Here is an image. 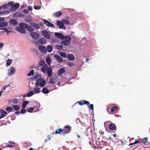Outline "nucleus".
Masks as SVG:
<instances>
[{
    "label": "nucleus",
    "mask_w": 150,
    "mask_h": 150,
    "mask_svg": "<svg viewBox=\"0 0 150 150\" xmlns=\"http://www.w3.org/2000/svg\"><path fill=\"white\" fill-rule=\"evenodd\" d=\"M42 36L47 39H49L50 38V35L49 33L46 30H43L42 31Z\"/></svg>",
    "instance_id": "9"
},
{
    "label": "nucleus",
    "mask_w": 150,
    "mask_h": 150,
    "mask_svg": "<svg viewBox=\"0 0 150 150\" xmlns=\"http://www.w3.org/2000/svg\"><path fill=\"white\" fill-rule=\"evenodd\" d=\"M100 138H98L96 140V144L98 146L100 147V148H101L105 146H107L108 145V144L106 141H100Z\"/></svg>",
    "instance_id": "4"
},
{
    "label": "nucleus",
    "mask_w": 150,
    "mask_h": 150,
    "mask_svg": "<svg viewBox=\"0 0 150 150\" xmlns=\"http://www.w3.org/2000/svg\"><path fill=\"white\" fill-rule=\"evenodd\" d=\"M39 41L40 42L43 44H45L46 42L45 39L43 38H40Z\"/></svg>",
    "instance_id": "26"
},
{
    "label": "nucleus",
    "mask_w": 150,
    "mask_h": 150,
    "mask_svg": "<svg viewBox=\"0 0 150 150\" xmlns=\"http://www.w3.org/2000/svg\"><path fill=\"white\" fill-rule=\"evenodd\" d=\"M20 4L18 3H16L13 6V8L11 9V11H13L14 9L15 11L18 9L20 7Z\"/></svg>",
    "instance_id": "18"
},
{
    "label": "nucleus",
    "mask_w": 150,
    "mask_h": 150,
    "mask_svg": "<svg viewBox=\"0 0 150 150\" xmlns=\"http://www.w3.org/2000/svg\"><path fill=\"white\" fill-rule=\"evenodd\" d=\"M112 104L110 105L107 108V110L109 114H113L116 111H118V108L115 106H112Z\"/></svg>",
    "instance_id": "5"
},
{
    "label": "nucleus",
    "mask_w": 150,
    "mask_h": 150,
    "mask_svg": "<svg viewBox=\"0 0 150 150\" xmlns=\"http://www.w3.org/2000/svg\"><path fill=\"white\" fill-rule=\"evenodd\" d=\"M45 83V81L42 78H40L38 79L35 84V86L38 87L40 86L41 87H43Z\"/></svg>",
    "instance_id": "7"
},
{
    "label": "nucleus",
    "mask_w": 150,
    "mask_h": 150,
    "mask_svg": "<svg viewBox=\"0 0 150 150\" xmlns=\"http://www.w3.org/2000/svg\"><path fill=\"white\" fill-rule=\"evenodd\" d=\"M0 112L1 113L0 115V119L5 117L7 114V112L3 110H0Z\"/></svg>",
    "instance_id": "12"
},
{
    "label": "nucleus",
    "mask_w": 150,
    "mask_h": 150,
    "mask_svg": "<svg viewBox=\"0 0 150 150\" xmlns=\"http://www.w3.org/2000/svg\"><path fill=\"white\" fill-rule=\"evenodd\" d=\"M89 105H90V106H89V107L90 109L91 110H93V105L92 104H89Z\"/></svg>",
    "instance_id": "53"
},
{
    "label": "nucleus",
    "mask_w": 150,
    "mask_h": 150,
    "mask_svg": "<svg viewBox=\"0 0 150 150\" xmlns=\"http://www.w3.org/2000/svg\"><path fill=\"white\" fill-rule=\"evenodd\" d=\"M4 20V18L0 17V22L3 21Z\"/></svg>",
    "instance_id": "62"
},
{
    "label": "nucleus",
    "mask_w": 150,
    "mask_h": 150,
    "mask_svg": "<svg viewBox=\"0 0 150 150\" xmlns=\"http://www.w3.org/2000/svg\"><path fill=\"white\" fill-rule=\"evenodd\" d=\"M41 8V7L39 6H36L34 7V8L36 10H39Z\"/></svg>",
    "instance_id": "51"
},
{
    "label": "nucleus",
    "mask_w": 150,
    "mask_h": 150,
    "mask_svg": "<svg viewBox=\"0 0 150 150\" xmlns=\"http://www.w3.org/2000/svg\"><path fill=\"white\" fill-rule=\"evenodd\" d=\"M26 112V110L25 108H23V109L21 110V114H24Z\"/></svg>",
    "instance_id": "49"
},
{
    "label": "nucleus",
    "mask_w": 150,
    "mask_h": 150,
    "mask_svg": "<svg viewBox=\"0 0 150 150\" xmlns=\"http://www.w3.org/2000/svg\"><path fill=\"white\" fill-rule=\"evenodd\" d=\"M49 83H54L55 82L54 81V79L52 78H51L49 80Z\"/></svg>",
    "instance_id": "47"
},
{
    "label": "nucleus",
    "mask_w": 150,
    "mask_h": 150,
    "mask_svg": "<svg viewBox=\"0 0 150 150\" xmlns=\"http://www.w3.org/2000/svg\"><path fill=\"white\" fill-rule=\"evenodd\" d=\"M13 147V146L12 145H9V144H7L6 145V147H10V148H11Z\"/></svg>",
    "instance_id": "59"
},
{
    "label": "nucleus",
    "mask_w": 150,
    "mask_h": 150,
    "mask_svg": "<svg viewBox=\"0 0 150 150\" xmlns=\"http://www.w3.org/2000/svg\"><path fill=\"white\" fill-rule=\"evenodd\" d=\"M6 125V123L4 120H2L0 121V126Z\"/></svg>",
    "instance_id": "46"
},
{
    "label": "nucleus",
    "mask_w": 150,
    "mask_h": 150,
    "mask_svg": "<svg viewBox=\"0 0 150 150\" xmlns=\"http://www.w3.org/2000/svg\"><path fill=\"white\" fill-rule=\"evenodd\" d=\"M30 35L33 38L35 39H38L39 38V34L35 32H31L30 33Z\"/></svg>",
    "instance_id": "11"
},
{
    "label": "nucleus",
    "mask_w": 150,
    "mask_h": 150,
    "mask_svg": "<svg viewBox=\"0 0 150 150\" xmlns=\"http://www.w3.org/2000/svg\"><path fill=\"white\" fill-rule=\"evenodd\" d=\"M29 103V101L27 100L23 102L22 105V108H25L26 105Z\"/></svg>",
    "instance_id": "36"
},
{
    "label": "nucleus",
    "mask_w": 150,
    "mask_h": 150,
    "mask_svg": "<svg viewBox=\"0 0 150 150\" xmlns=\"http://www.w3.org/2000/svg\"><path fill=\"white\" fill-rule=\"evenodd\" d=\"M143 139H141V138H140L139 139H138V141H136L134 142V144H140L141 143H142L143 144L142 141L143 140Z\"/></svg>",
    "instance_id": "32"
},
{
    "label": "nucleus",
    "mask_w": 150,
    "mask_h": 150,
    "mask_svg": "<svg viewBox=\"0 0 150 150\" xmlns=\"http://www.w3.org/2000/svg\"><path fill=\"white\" fill-rule=\"evenodd\" d=\"M4 44L2 42H0V49L2 48L4 46Z\"/></svg>",
    "instance_id": "58"
},
{
    "label": "nucleus",
    "mask_w": 150,
    "mask_h": 150,
    "mask_svg": "<svg viewBox=\"0 0 150 150\" xmlns=\"http://www.w3.org/2000/svg\"><path fill=\"white\" fill-rule=\"evenodd\" d=\"M42 92L45 94H47L49 93V91L47 87H45L42 89Z\"/></svg>",
    "instance_id": "23"
},
{
    "label": "nucleus",
    "mask_w": 150,
    "mask_h": 150,
    "mask_svg": "<svg viewBox=\"0 0 150 150\" xmlns=\"http://www.w3.org/2000/svg\"><path fill=\"white\" fill-rule=\"evenodd\" d=\"M65 69L64 68H62L60 69L58 72V75H61L63 73L65 72Z\"/></svg>",
    "instance_id": "27"
},
{
    "label": "nucleus",
    "mask_w": 150,
    "mask_h": 150,
    "mask_svg": "<svg viewBox=\"0 0 150 150\" xmlns=\"http://www.w3.org/2000/svg\"><path fill=\"white\" fill-rule=\"evenodd\" d=\"M12 102L14 104H16L18 102V100L17 99H14L13 100Z\"/></svg>",
    "instance_id": "55"
},
{
    "label": "nucleus",
    "mask_w": 150,
    "mask_h": 150,
    "mask_svg": "<svg viewBox=\"0 0 150 150\" xmlns=\"http://www.w3.org/2000/svg\"><path fill=\"white\" fill-rule=\"evenodd\" d=\"M62 14V13L60 11L56 12L54 14V16L56 17H59L61 16Z\"/></svg>",
    "instance_id": "29"
},
{
    "label": "nucleus",
    "mask_w": 150,
    "mask_h": 150,
    "mask_svg": "<svg viewBox=\"0 0 150 150\" xmlns=\"http://www.w3.org/2000/svg\"><path fill=\"white\" fill-rule=\"evenodd\" d=\"M71 128L69 125H67L64 127V128L62 129L59 128L56 130V134H59L60 135H65L66 134L69 133L71 130Z\"/></svg>",
    "instance_id": "2"
},
{
    "label": "nucleus",
    "mask_w": 150,
    "mask_h": 150,
    "mask_svg": "<svg viewBox=\"0 0 150 150\" xmlns=\"http://www.w3.org/2000/svg\"><path fill=\"white\" fill-rule=\"evenodd\" d=\"M1 13L2 15L4 14H6L8 13H10V11H1Z\"/></svg>",
    "instance_id": "48"
},
{
    "label": "nucleus",
    "mask_w": 150,
    "mask_h": 150,
    "mask_svg": "<svg viewBox=\"0 0 150 150\" xmlns=\"http://www.w3.org/2000/svg\"><path fill=\"white\" fill-rule=\"evenodd\" d=\"M60 55L61 57L65 58H66L67 57V55L66 53L64 52H61L60 53Z\"/></svg>",
    "instance_id": "41"
},
{
    "label": "nucleus",
    "mask_w": 150,
    "mask_h": 150,
    "mask_svg": "<svg viewBox=\"0 0 150 150\" xmlns=\"http://www.w3.org/2000/svg\"><path fill=\"white\" fill-rule=\"evenodd\" d=\"M68 64L70 67H72L73 65V64L72 63V62H68L67 63Z\"/></svg>",
    "instance_id": "57"
},
{
    "label": "nucleus",
    "mask_w": 150,
    "mask_h": 150,
    "mask_svg": "<svg viewBox=\"0 0 150 150\" xmlns=\"http://www.w3.org/2000/svg\"><path fill=\"white\" fill-rule=\"evenodd\" d=\"M63 23H64L67 25H68L70 23V22L68 20H65V19H63L62 20Z\"/></svg>",
    "instance_id": "42"
},
{
    "label": "nucleus",
    "mask_w": 150,
    "mask_h": 150,
    "mask_svg": "<svg viewBox=\"0 0 150 150\" xmlns=\"http://www.w3.org/2000/svg\"><path fill=\"white\" fill-rule=\"evenodd\" d=\"M39 50L43 53H45L47 51L46 48L42 45L39 46Z\"/></svg>",
    "instance_id": "19"
},
{
    "label": "nucleus",
    "mask_w": 150,
    "mask_h": 150,
    "mask_svg": "<svg viewBox=\"0 0 150 150\" xmlns=\"http://www.w3.org/2000/svg\"><path fill=\"white\" fill-rule=\"evenodd\" d=\"M111 123L109 125V128L112 130H115L116 129L117 127L113 123H111L110 121H107L104 123V125L105 127H108V125Z\"/></svg>",
    "instance_id": "6"
},
{
    "label": "nucleus",
    "mask_w": 150,
    "mask_h": 150,
    "mask_svg": "<svg viewBox=\"0 0 150 150\" xmlns=\"http://www.w3.org/2000/svg\"><path fill=\"white\" fill-rule=\"evenodd\" d=\"M46 61L49 65L50 66L51 63V60L50 57H47L46 58Z\"/></svg>",
    "instance_id": "30"
},
{
    "label": "nucleus",
    "mask_w": 150,
    "mask_h": 150,
    "mask_svg": "<svg viewBox=\"0 0 150 150\" xmlns=\"http://www.w3.org/2000/svg\"><path fill=\"white\" fill-rule=\"evenodd\" d=\"M106 147H105V150H112L111 149V147L108 146H105Z\"/></svg>",
    "instance_id": "54"
},
{
    "label": "nucleus",
    "mask_w": 150,
    "mask_h": 150,
    "mask_svg": "<svg viewBox=\"0 0 150 150\" xmlns=\"http://www.w3.org/2000/svg\"><path fill=\"white\" fill-rule=\"evenodd\" d=\"M34 94V92L32 91H31L28 93L27 95V96L28 97H30L31 96Z\"/></svg>",
    "instance_id": "37"
},
{
    "label": "nucleus",
    "mask_w": 150,
    "mask_h": 150,
    "mask_svg": "<svg viewBox=\"0 0 150 150\" xmlns=\"http://www.w3.org/2000/svg\"><path fill=\"white\" fill-rule=\"evenodd\" d=\"M28 10L30 11H31L32 10L33 8L31 6H28Z\"/></svg>",
    "instance_id": "61"
},
{
    "label": "nucleus",
    "mask_w": 150,
    "mask_h": 150,
    "mask_svg": "<svg viewBox=\"0 0 150 150\" xmlns=\"http://www.w3.org/2000/svg\"><path fill=\"white\" fill-rule=\"evenodd\" d=\"M78 103L80 105H82L86 104L88 106H89V103L88 101L85 100H83L82 102L78 101Z\"/></svg>",
    "instance_id": "17"
},
{
    "label": "nucleus",
    "mask_w": 150,
    "mask_h": 150,
    "mask_svg": "<svg viewBox=\"0 0 150 150\" xmlns=\"http://www.w3.org/2000/svg\"><path fill=\"white\" fill-rule=\"evenodd\" d=\"M38 78V75H36V76L35 75L34 76V79H37Z\"/></svg>",
    "instance_id": "64"
},
{
    "label": "nucleus",
    "mask_w": 150,
    "mask_h": 150,
    "mask_svg": "<svg viewBox=\"0 0 150 150\" xmlns=\"http://www.w3.org/2000/svg\"><path fill=\"white\" fill-rule=\"evenodd\" d=\"M7 23L5 22H0V27H5L7 26Z\"/></svg>",
    "instance_id": "35"
},
{
    "label": "nucleus",
    "mask_w": 150,
    "mask_h": 150,
    "mask_svg": "<svg viewBox=\"0 0 150 150\" xmlns=\"http://www.w3.org/2000/svg\"><path fill=\"white\" fill-rule=\"evenodd\" d=\"M45 63L44 60H41L38 64L40 66H42L41 68V71L44 73H47L48 76L50 77L52 73V69L50 67H48L47 65V64H45Z\"/></svg>",
    "instance_id": "1"
},
{
    "label": "nucleus",
    "mask_w": 150,
    "mask_h": 150,
    "mask_svg": "<svg viewBox=\"0 0 150 150\" xmlns=\"http://www.w3.org/2000/svg\"><path fill=\"white\" fill-rule=\"evenodd\" d=\"M20 12H17L16 13H14L13 14V16L14 17H19V15Z\"/></svg>",
    "instance_id": "44"
},
{
    "label": "nucleus",
    "mask_w": 150,
    "mask_h": 150,
    "mask_svg": "<svg viewBox=\"0 0 150 150\" xmlns=\"http://www.w3.org/2000/svg\"><path fill=\"white\" fill-rule=\"evenodd\" d=\"M43 22L45 24L48 26L52 27H54V25L53 24L45 19L44 20Z\"/></svg>",
    "instance_id": "16"
},
{
    "label": "nucleus",
    "mask_w": 150,
    "mask_h": 150,
    "mask_svg": "<svg viewBox=\"0 0 150 150\" xmlns=\"http://www.w3.org/2000/svg\"><path fill=\"white\" fill-rule=\"evenodd\" d=\"M57 23V25L59 26L60 29L64 28V23L60 21H58Z\"/></svg>",
    "instance_id": "13"
},
{
    "label": "nucleus",
    "mask_w": 150,
    "mask_h": 150,
    "mask_svg": "<svg viewBox=\"0 0 150 150\" xmlns=\"http://www.w3.org/2000/svg\"><path fill=\"white\" fill-rule=\"evenodd\" d=\"M34 70L32 69L30 72L27 75L28 76H30L31 75H33L34 74Z\"/></svg>",
    "instance_id": "40"
},
{
    "label": "nucleus",
    "mask_w": 150,
    "mask_h": 150,
    "mask_svg": "<svg viewBox=\"0 0 150 150\" xmlns=\"http://www.w3.org/2000/svg\"><path fill=\"white\" fill-rule=\"evenodd\" d=\"M54 35L56 37L58 38L61 39L62 40L65 37L63 35L58 33H55Z\"/></svg>",
    "instance_id": "15"
},
{
    "label": "nucleus",
    "mask_w": 150,
    "mask_h": 150,
    "mask_svg": "<svg viewBox=\"0 0 150 150\" xmlns=\"http://www.w3.org/2000/svg\"><path fill=\"white\" fill-rule=\"evenodd\" d=\"M54 57L57 59V61L59 62H62V59L59 55H55Z\"/></svg>",
    "instance_id": "22"
},
{
    "label": "nucleus",
    "mask_w": 150,
    "mask_h": 150,
    "mask_svg": "<svg viewBox=\"0 0 150 150\" xmlns=\"http://www.w3.org/2000/svg\"><path fill=\"white\" fill-rule=\"evenodd\" d=\"M25 25L24 23H21L19 25V26L16 28V29L18 32L22 33H25L26 32V30L24 29Z\"/></svg>",
    "instance_id": "8"
},
{
    "label": "nucleus",
    "mask_w": 150,
    "mask_h": 150,
    "mask_svg": "<svg viewBox=\"0 0 150 150\" xmlns=\"http://www.w3.org/2000/svg\"><path fill=\"white\" fill-rule=\"evenodd\" d=\"M47 49L49 52H51L53 50V47L51 45H49L47 47Z\"/></svg>",
    "instance_id": "31"
},
{
    "label": "nucleus",
    "mask_w": 150,
    "mask_h": 150,
    "mask_svg": "<svg viewBox=\"0 0 150 150\" xmlns=\"http://www.w3.org/2000/svg\"><path fill=\"white\" fill-rule=\"evenodd\" d=\"M23 12L25 14H27L29 12V11L27 9H25L23 11Z\"/></svg>",
    "instance_id": "56"
},
{
    "label": "nucleus",
    "mask_w": 150,
    "mask_h": 150,
    "mask_svg": "<svg viewBox=\"0 0 150 150\" xmlns=\"http://www.w3.org/2000/svg\"><path fill=\"white\" fill-rule=\"evenodd\" d=\"M24 16V14H23L22 13H21L20 12L19 15V17H23Z\"/></svg>",
    "instance_id": "60"
},
{
    "label": "nucleus",
    "mask_w": 150,
    "mask_h": 150,
    "mask_svg": "<svg viewBox=\"0 0 150 150\" xmlns=\"http://www.w3.org/2000/svg\"><path fill=\"white\" fill-rule=\"evenodd\" d=\"M33 108L31 107L28 109V111L29 112H31L33 111Z\"/></svg>",
    "instance_id": "50"
},
{
    "label": "nucleus",
    "mask_w": 150,
    "mask_h": 150,
    "mask_svg": "<svg viewBox=\"0 0 150 150\" xmlns=\"http://www.w3.org/2000/svg\"><path fill=\"white\" fill-rule=\"evenodd\" d=\"M13 2H12V1H11V2H9L8 3V7H9V6H13Z\"/></svg>",
    "instance_id": "52"
},
{
    "label": "nucleus",
    "mask_w": 150,
    "mask_h": 150,
    "mask_svg": "<svg viewBox=\"0 0 150 150\" xmlns=\"http://www.w3.org/2000/svg\"><path fill=\"white\" fill-rule=\"evenodd\" d=\"M33 90L35 93H38L41 92L40 88L37 87L34 88L33 89Z\"/></svg>",
    "instance_id": "20"
},
{
    "label": "nucleus",
    "mask_w": 150,
    "mask_h": 150,
    "mask_svg": "<svg viewBox=\"0 0 150 150\" xmlns=\"http://www.w3.org/2000/svg\"><path fill=\"white\" fill-rule=\"evenodd\" d=\"M20 113H21V112L20 111H18L16 112L15 114L18 115Z\"/></svg>",
    "instance_id": "63"
},
{
    "label": "nucleus",
    "mask_w": 150,
    "mask_h": 150,
    "mask_svg": "<svg viewBox=\"0 0 150 150\" xmlns=\"http://www.w3.org/2000/svg\"><path fill=\"white\" fill-rule=\"evenodd\" d=\"M143 140L142 141L143 144L147 145H149L150 143L148 142L147 141V138H143Z\"/></svg>",
    "instance_id": "25"
},
{
    "label": "nucleus",
    "mask_w": 150,
    "mask_h": 150,
    "mask_svg": "<svg viewBox=\"0 0 150 150\" xmlns=\"http://www.w3.org/2000/svg\"><path fill=\"white\" fill-rule=\"evenodd\" d=\"M12 61V60L11 59H8L7 60L6 63V65L8 66H9L11 64Z\"/></svg>",
    "instance_id": "39"
},
{
    "label": "nucleus",
    "mask_w": 150,
    "mask_h": 150,
    "mask_svg": "<svg viewBox=\"0 0 150 150\" xmlns=\"http://www.w3.org/2000/svg\"><path fill=\"white\" fill-rule=\"evenodd\" d=\"M1 8L3 9L7 8H8V5L6 4H4L2 6Z\"/></svg>",
    "instance_id": "38"
},
{
    "label": "nucleus",
    "mask_w": 150,
    "mask_h": 150,
    "mask_svg": "<svg viewBox=\"0 0 150 150\" xmlns=\"http://www.w3.org/2000/svg\"><path fill=\"white\" fill-rule=\"evenodd\" d=\"M9 22L12 25L15 26L17 25L18 23L16 20H11Z\"/></svg>",
    "instance_id": "28"
},
{
    "label": "nucleus",
    "mask_w": 150,
    "mask_h": 150,
    "mask_svg": "<svg viewBox=\"0 0 150 150\" xmlns=\"http://www.w3.org/2000/svg\"><path fill=\"white\" fill-rule=\"evenodd\" d=\"M13 108L15 110L17 111L19 110L20 108V107L18 105H15L13 106Z\"/></svg>",
    "instance_id": "34"
},
{
    "label": "nucleus",
    "mask_w": 150,
    "mask_h": 150,
    "mask_svg": "<svg viewBox=\"0 0 150 150\" xmlns=\"http://www.w3.org/2000/svg\"><path fill=\"white\" fill-rule=\"evenodd\" d=\"M67 58L69 60L71 61H73L75 59L74 56L73 54H69L67 55Z\"/></svg>",
    "instance_id": "21"
},
{
    "label": "nucleus",
    "mask_w": 150,
    "mask_h": 150,
    "mask_svg": "<svg viewBox=\"0 0 150 150\" xmlns=\"http://www.w3.org/2000/svg\"><path fill=\"white\" fill-rule=\"evenodd\" d=\"M0 30H4L7 33V34H8V33L11 32L10 31L8 30L5 28H0Z\"/></svg>",
    "instance_id": "43"
},
{
    "label": "nucleus",
    "mask_w": 150,
    "mask_h": 150,
    "mask_svg": "<svg viewBox=\"0 0 150 150\" xmlns=\"http://www.w3.org/2000/svg\"><path fill=\"white\" fill-rule=\"evenodd\" d=\"M63 47V46L62 45H56L55 46V48L58 50H62Z\"/></svg>",
    "instance_id": "33"
},
{
    "label": "nucleus",
    "mask_w": 150,
    "mask_h": 150,
    "mask_svg": "<svg viewBox=\"0 0 150 150\" xmlns=\"http://www.w3.org/2000/svg\"><path fill=\"white\" fill-rule=\"evenodd\" d=\"M13 110V108L11 107H7L6 109L7 111H10Z\"/></svg>",
    "instance_id": "45"
},
{
    "label": "nucleus",
    "mask_w": 150,
    "mask_h": 150,
    "mask_svg": "<svg viewBox=\"0 0 150 150\" xmlns=\"http://www.w3.org/2000/svg\"><path fill=\"white\" fill-rule=\"evenodd\" d=\"M62 40L63 41L60 42V44L64 46H67L70 44L71 37L69 36H65L64 38Z\"/></svg>",
    "instance_id": "3"
},
{
    "label": "nucleus",
    "mask_w": 150,
    "mask_h": 150,
    "mask_svg": "<svg viewBox=\"0 0 150 150\" xmlns=\"http://www.w3.org/2000/svg\"><path fill=\"white\" fill-rule=\"evenodd\" d=\"M30 24L35 28L37 29H39L40 28V26L39 25L36 23H31Z\"/></svg>",
    "instance_id": "24"
},
{
    "label": "nucleus",
    "mask_w": 150,
    "mask_h": 150,
    "mask_svg": "<svg viewBox=\"0 0 150 150\" xmlns=\"http://www.w3.org/2000/svg\"><path fill=\"white\" fill-rule=\"evenodd\" d=\"M16 72L15 68L11 67L10 68L8 71V75L10 76L14 74Z\"/></svg>",
    "instance_id": "10"
},
{
    "label": "nucleus",
    "mask_w": 150,
    "mask_h": 150,
    "mask_svg": "<svg viewBox=\"0 0 150 150\" xmlns=\"http://www.w3.org/2000/svg\"><path fill=\"white\" fill-rule=\"evenodd\" d=\"M25 28L28 31L32 32L34 30L33 28L31 26L28 25L27 24L24 23Z\"/></svg>",
    "instance_id": "14"
}]
</instances>
